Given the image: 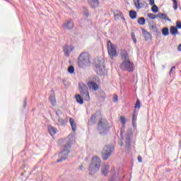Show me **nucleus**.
<instances>
[{"label": "nucleus", "instance_id": "1", "mask_svg": "<svg viewBox=\"0 0 181 181\" xmlns=\"http://www.w3.org/2000/svg\"><path fill=\"white\" fill-rule=\"evenodd\" d=\"M77 64L80 69H86L91 66V55L87 52L80 54L78 57Z\"/></svg>", "mask_w": 181, "mask_h": 181}, {"label": "nucleus", "instance_id": "2", "mask_svg": "<svg viewBox=\"0 0 181 181\" xmlns=\"http://www.w3.org/2000/svg\"><path fill=\"white\" fill-rule=\"evenodd\" d=\"M98 131L100 135H107L110 132V124L105 118H101L98 124Z\"/></svg>", "mask_w": 181, "mask_h": 181}, {"label": "nucleus", "instance_id": "3", "mask_svg": "<svg viewBox=\"0 0 181 181\" xmlns=\"http://www.w3.org/2000/svg\"><path fill=\"white\" fill-rule=\"evenodd\" d=\"M101 167V158L99 157H93L92 158L91 163L88 168V170L90 173L89 175H94V173H97L98 170H100V168Z\"/></svg>", "mask_w": 181, "mask_h": 181}, {"label": "nucleus", "instance_id": "4", "mask_svg": "<svg viewBox=\"0 0 181 181\" xmlns=\"http://www.w3.org/2000/svg\"><path fill=\"white\" fill-rule=\"evenodd\" d=\"M71 148V143L70 141L66 142L64 146V151H61L59 153V158L57 160V163L59 162H63V160H66L67 159V156H69V153H70V148Z\"/></svg>", "mask_w": 181, "mask_h": 181}, {"label": "nucleus", "instance_id": "5", "mask_svg": "<svg viewBox=\"0 0 181 181\" xmlns=\"http://www.w3.org/2000/svg\"><path fill=\"white\" fill-rule=\"evenodd\" d=\"M78 88L82 95L83 98H84L85 101H90V93L88 92V88L83 83H78Z\"/></svg>", "mask_w": 181, "mask_h": 181}, {"label": "nucleus", "instance_id": "6", "mask_svg": "<svg viewBox=\"0 0 181 181\" xmlns=\"http://www.w3.org/2000/svg\"><path fill=\"white\" fill-rule=\"evenodd\" d=\"M112 152H114V146L107 145L105 146L102 151V158L103 160H107L110 156H111Z\"/></svg>", "mask_w": 181, "mask_h": 181}, {"label": "nucleus", "instance_id": "7", "mask_svg": "<svg viewBox=\"0 0 181 181\" xmlns=\"http://www.w3.org/2000/svg\"><path fill=\"white\" fill-rule=\"evenodd\" d=\"M107 52L111 59L118 56V54H117V49L115 48V45H114L110 40L107 41Z\"/></svg>", "mask_w": 181, "mask_h": 181}, {"label": "nucleus", "instance_id": "8", "mask_svg": "<svg viewBox=\"0 0 181 181\" xmlns=\"http://www.w3.org/2000/svg\"><path fill=\"white\" fill-rule=\"evenodd\" d=\"M55 114H56V118L57 119H58V122L59 125H61L62 127H64V125L67 124V119H63V117H64V113H63L62 110H58L55 111Z\"/></svg>", "mask_w": 181, "mask_h": 181}, {"label": "nucleus", "instance_id": "9", "mask_svg": "<svg viewBox=\"0 0 181 181\" xmlns=\"http://www.w3.org/2000/svg\"><path fill=\"white\" fill-rule=\"evenodd\" d=\"M93 66L96 69H105V64L103 58L95 57L93 59Z\"/></svg>", "mask_w": 181, "mask_h": 181}, {"label": "nucleus", "instance_id": "10", "mask_svg": "<svg viewBox=\"0 0 181 181\" xmlns=\"http://www.w3.org/2000/svg\"><path fill=\"white\" fill-rule=\"evenodd\" d=\"M132 138V132L131 131H127L125 134V138H124V142L126 144V148L127 149H129L131 148V139Z\"/></svg>", "mask_w": 181, "mask_h": 181}, {"label": "nucleus", "instance_id": "11", "mask_svg": "<svg viewBox=\"0 0 181 181\" xmlns=\"http://www.w3.org/2000/svg\"><path fill=\"white\" fill-rule=\"evenodd\" d=\"M62 50L66 57H70V54L74 50V46L66 45L63 47Z\"/></svg>", "mask_w": 181, "mask_h": 181}, {"label": "nucleus", "instance_id": "12", "mask_svg": "<svg viewBox=\"0 0 181 181\" xmlns=\"http://www.w3.org/2000/svg\"><path fill=\"white\" fill-rule=\"evenodd\" d=\"M121 66L122 69H134V63L130 59H127L122 62Z\"/></svg>", "mask_w": 181, "mask_h": 181}, {"label": "nucleus", "instance_id": "13", "mask_svg": "<svg viewBox=\"0 0 181 181\" xmlns=\"http://www.w3.org/2000/svg\"><path fill=\"white\" fill-rule=\"evenodd\" d=\"M63 28L67 29V30H71L74 28V23L73 20H69L62 25Z\"/></svg>", "mask_w": 181, "mask_h": 181}, {"label": "nucleus", "instance_id": "14", "mask_svg": "<svg viewBox=\"0 0 181 181\" xmlns=\"http://www.w3.org/2000/svg\"><path fill=\"white\" fill-rule=\"evenodd\" d=\"M120 123L122 124V129H121V132H120V136L122 139H124V135H123V132H122V129H125V125L127 124V118H125L123 116L120 117Z\"/></svg>", "mask_w": 181, "mask_h": 181}, {"label": "nucleus", "instance_id": "15", "mask_svg": "<svg viewBox=\"0 0 181 181\" xmlns=\"http://www.w3.org/2000/svg\"><path fill=\"white\" fill-rule=\"evenodd\" d=\"M157 18L161 19V21H167L168 22H172V20L168 17V15L165 13H158L157 14Z\"/></svg>", "mask_w": 181, "mask_h": 181}, {"label": "nucleus", "instance_id": "16", "mask_svg": "<svg viewBox=\"0 0 181 181\" xmlns=\"http://www.w3.org/2000/svg\"><path fill=\"white\" fill-rule=\"evenodd\" d=\"M120 56L122 62H124L125 60H129V55L128 54V52L125 49H121Z\"/></svg>", "mask_w": 181, "mask_h": 181}, {"label": "nucleus", "instance_id": "17", "mask_svg": "<svg viewBox=\"0 0 181 181\" xmlns=\"http://www.w3.org/2000/svg\"><path fill=\"white\" fill-rule=\"evenodd\" d=\"M87 86L89 88H92L94 91L98 90V85L95 82L89 81L87 83Z\"/></svg>", "mask_w": 181, "mask_h": 181}, {"label": "nucleus", "instance_id": "18", "mask_svg": "<svg viewBox=\"0 0 181 181\" xmlns=\"http://www.w3.org/2000/svg\"><path fill=\"white\" fill-rule=\"evenodd\" d=\"M48 132L51 136H53V135H56L57 134V129L54 128L52 126H48Z\"/></svg>", "mask_w": 181, "mask_h": 181}, {"label": "nucleus", "instance_id": "19", "mask_svg": "<svg viewBox=\"0 0 181 181\" xmlns=\"http://www.w3.org/2000/svg\"><path fill=\"white\" fill-rule=\"evenodd\" d=\"M142 33L145 40H151V39H152V34H151L149 32H147L146 30H143Z\"/></svg>", "mask_w": 181, "mask_h": 181}, {"label": "nucleus", "instance_id": "20", "mask_svg": "<svg viewBox=\"0 0 181 181\" xmlns=\"http://www.w3.org/2000/svg\"><path fill=\"white\" fill-rule=\"evenodd\" d=\"M101 172L103 176H107L108 175V172H110V165H104L102 167Z\"/></svg>", "mask_w": 181, "mask_h": 181}, {"label": "nucleus", "instance_id": "21", "mask_svg": "<svg viewBox=\"0 0 181 181\" xmlns=\"http://www.w3.org/2000/svg\"><path fill=\"white\" fill-rule=\"evenodd\" d=\"M170 33L173 36H176V35H179V30H177V28H176V26H171L170 28Z\"/></svg>", "mask_w": 181, "mask_h": 181}, {"label": "nucleus", "instance_id": "22", "mask_svg": "<svg viewBox=\"0 0 181 181\" xmlns=\"http://www.w3.org/2000/svg\"><path fill=\"white\" fill-rule=\"evenodd\" d=\"M69 122L71 124L73 132H76V129H77V125L76 124V122H74V119L73 118L70 117Z\"/></svg>", "mask_w": 181, "mask_h": 181}, {"label": "nucleus", "instance_id": "23", "mask_svg": "<svg viewBox=\"0 0 181 181\" xmlns=\"http://www.w3.org/2000/svg\"><path fill=\"white\" fill-rule=\"evenodd\" d=\"M49 100L51 103L52 105H56V96H54V93L52 95H50L49 97Z\"/></svg>", "mask_w": 181, "mask_h": 181}, {"label": "nucleus", "instance_id": "24", "mask_svg": "<svg viewBox=\"0 0 181 181\" xmlns=\"http://www.w3.org/2000/svg\"><path fill=\"white\" fill-rule=\"evenodd\" d=\"M97 122V113L94 114L91 116L90 118V120L88 122V124H95Z\"/></svg>", "mask_w": 181, "mask_h": 181}, {"label": "nucleus", "instance_id": "25", "mask_svg": "<svg viewBox=\"0 0 181 181\" xmlns=\"http://www.w3.org/2000/svg\"><path fill=\"white\" fill-rule=\"evenodd\" d=\"M134 5H135V7L139 10V9H142V8H144L141 4V0H134Z\"/></svg>", "mask_w": 181, "mask_h": 181}, {"label": "nucleus", "instance_id": "26", "mask_svg": "<svg viewBox=\"0 0 181 181\" xmlns=\"http://www.w3.org/2000/svg\"><path fill=\"white\" fill-rule=\"evenodd\" d=\"M95 71L98 76H104V74H105V69H96Z\"/></svg>", "mask_w": 181, "mask_h": 181}, {"label": "nucleus", "instance_id": "27", "mask_svg": "<svg viewBox=\"0 0 181 181\" xmlns=\"http://www.w3.org/2000/svg\"><path fill=\"white\" fill-rule=\"evenodd\" d=\"M75 98L78 103V104H84V100L83 99V98H81V95H76L75 96Z\"/></svg>", "mask_w": 181, "mask_h": 181}, {"label": "nucleus", "instance_id": "28", "mask_svg": "<svg viewBox=\"0 0 181 181\" xmlns=\"http://www.w3.org/2000/svg\"><path fill=\"white\" fill-rule=\"evenodd\" d=\"M136 16H138V13L134 10H132L129 11V17L132 19H136Z\"/></svg>", "mask_w": 181, "mask_h": 181}, {"label": "nucleus", "instance_id": "29", "mask_svg": "<svg viewBox=\"0 0 181 181\" xmlns=\"http://www.w3.org/2000/svg\"><path fill=\"white\" fill-rule=\"evenodd\" d=\"M88 2L90 4L92 8H95L98 5V0H88Z\"/></svg>", "mask_w": 181, "mask_h": 181}, {"label": "nucleus", "instance_id": "30", "mask_svg": "<svg viewBox=\"0 0 181 181\" xmlns=\"http://www.w3.org/2000/svg\"><path fill=\"white\" fill-rule=\"evenodd\" d=\"M145 22H146V20L144 17H141L137 20V23H139V25H145Z\"/></svg>", "mask_w": 181, "mask_h": 181}, {"label": "nucleus", "instance_id": "31", "mask_svg": "<svg viewBox=\"0 0 181 181\" xmlns=\"http://www.w3.org/2000/svg\"><path fill=\"white\" fill-rule=\"evenodd\" d=\"M151 11L152 12H153L154 13H158V12H159V8L158 7V6H156V4L151 5Z\"/></svg>", "mask_w": 181, "mask_h": 181}, {"label": "nucleus", "instance_id": "32", "mask_svg": "<svg viewBox=\"0 0 181 181\" xmlns=\"http://www.w3.org/2000/svg\"><path fill=\"white\" fill-rule=\"evenodd\" d=\"M150 30H152L154 33H158V28L156 25H149Z\"/></svg>", "mask_w": 181, "mask_h": 181}, {"label": "nucleus", "instance_id": "33", "mask_svg": "<svg viewBox=\"0 0 181 181\" xmlns=\"http://www.w3.org/2000/svg\"><path fill=\"white\" fill-rule=\"evenodd\" d=\"M162 33H163V36H168V35H169V28H163L162 29Z\"/></svg>", "mask_w": 181, "mask_h": 181}, {"label": "nucleus", "instance_id": "34", "mask_svg": "<svg viewBox=\"0 0 181 181\" xmlns=\"http://www.w3.org/2000/svg\"><path fill=\"white\" fill-rule=\"evenodd\" d=\"M135 110H139L141 108V100L139 99H137L135 105H134Z\"/></svg>", "mask_w": 181, "mask_h": 181}, {"label": "nucleus", "instance_id": "35", "mask_svg": "<svg viewBox=\"0 0 181 181\" xmlns=\"http://www.w3.org/2000/svg\"><path fill=\"white\" fill-rule=\"evenodd\" d=\"M148 18H150V19H156L158 18V14L155 15L152 13H149L147 14Z\"/></svg>", "mask_w": 181, "mask_h": 181}, {"label": "nucleus", "instance_id": "36", "mask_svg": "<svg viewBox=\"0 0 181 181\" xmlns=\"http://www.w3.org/2000/svg\"><path fill=\"white\" fill-rule=\"evenodd\" d=\"M136 110H134L132 114V121L136 122Z\"/></svg>", "mask_w": 181, "mask_h": 181}, {"label": "nucleus", "instance_id": "37", "mask_svg": "<svg viewBox=\"0 0 181 181\" xmlns=\"http://www.w3.org/2000/svg\"><path fill=\"white\" fill-rule=\"evenodd\" d=\"M175 28H177V29H181V22L180 21L176 22Z\"/></svg>", "mask_w": 181, "mask_h": 181}, {"label": "nucleus", "instance_id": "38", "mask_svg": "<svg viewBox=\"0 0 181 181\" xmlns=\"http://www.w3.org/2000/svg\"><path fill=\"white\" fill-rule=\"evenodd\" d=\"M173 8L175 11L177 10V1L176 0L175 1H173Z\"/></svg>", "mask_w": 181, "mask_h": 181}, {"label": "nucleus", "instance_id": "39", "mask_svg": "<svg viewBox=\"0 0 181 181\" xmlns=\"http://www.w3.org/2000/svg\"><path fill=\"white\" fill-rule=\"evenodd\" d=\"M132 39L134 41V43H136V38L135 37V35L132 33Z\"/></svg>", "mask_w": 181, "mask_h": 181}, {"label": "nucleus", "instance_id": "40", "mask_svg": "<svg viewBox=\"0 0 181 181\" xmlns=\"http://www.w3.org/2000/svg\"><path fill=\"white\" fill-rule=\"evenodd\" d=\"M26 105H28V100L25 98L23 102V108H26Z\"/></svg>", "mask_w": 181, "mask_h": 181}, {"label": "nucleus", "instance_id": "41", "mask_svg": "<svg viewBox=\"0 0 181 181\" xmlns=\"http://www.w3.org/2000/svg\"><path fill=\"white\" fill-rule=\"evenodd\" d=\"M113 101H114V103H117V101H118V95H114Z\"/></svg>", "mask_w": 181, "mask_h": 181}, {"label": "nucleus", "instance_id": "42", "mask_svg": "<svg viewBox=\"0 0 181 181\" xmlns=\"http://www.w3.org/2000/svg\"><path fill=\"white\" fill-rule=\"evenodd\" d=\"M68 72H69L70 74H74V69H68Z\"/></svg>", "mask_w": 181, "mask_h": 181}, {"label": "nucleus", "instance_id": "43", "mask_svg": "<svg viewBox=\"0 0 181 181\" xmlns=\"http://www.w3.org/2000/svg\"><path fill=\"white\" fill-rule=\"evenodd\" d=\"M132 125L134 129H136V122L132 121Z\"/></svg>", "mask_w": 181, "mask_h": 181}, {"label": "nucleus", "instance_id": "44", "mask_svg": "<svg viewBox=\"0 0 181 181\" xmlns=\"http://www.w3.org/2000/svg\"><path fill=\"white\" fill-rule=\"evenodd\" d=\"M118 179H119V177L115 178V177L112 176L111 177V179L110 180V181H115V180H118Z\"/></svg>", "mask_w": 181, "mask_h": 181}, {"label": "nucleus", "instance_id": "45", "mask_svg": "<svg viewBox=\"0 0 181 181\" xmlns=\"http://www.w3.org/2000/svg\"><path fill=\"white\" fill-rule=\"evenodd\" d=\"M150 5H155V0H148Z\"/></svg>", "mask_w": 181, "mask_h": 181}, {"label": "nucleus", "instance_id": "46", "mask_svg": "<svg viewBox=\"0 0 181 181\" xmlns=\"http://www.w3.org/2000/svg\"><path fill=\"white\" fill-rule=\"evenodd\" d=\"M138 161L140 163H142V157L141 156H138Z\"/></svg>", "mask_w": 181, "mask_h": 181}, {"label": "nucleus", "instance_id": "47", "mask_svg": "<svg viewBox=\"0 0 181 181\" xmlns=\"http://www.w3.org/2000/svg\"><path fill=\"white\" fill-rule=\"evenodd\" d=\"M84 15L86 16V18H88L90 14L88 13V11H85Z\"/></svg>", "mask_w": 181, "mask_h": 181}, {"label": "nucleus", "instance_id": "48", "mask_svg": "<svg viewBox=\"0 0 181 181\" xmlns=\"http://www.w3.org/2000/svg\"><path fill=\"white\" fill-rule=\"evenodd\" d=\"M124 70H127V71H129V73H132V71H134V69H127Z\"/></svg>", "mask_w": 181, "mask_h": 181}, {"label": "nucleus", "instance_id": "49", "mask_svg": "<svg viewBox=\"0 0 181 181\" xmlns=\"http://www.w3.org/2000/svg\"><path fill=\"white\" fill-rule=\"evenodd\" d=\"M83 165H81L80 166H79V170H83Z\"/></svg>", "mask_w": 181, "mask_h": 181}, {"label": "nucleus", "instance_id": "50", "mask_svg": "<svg viewBox=\"0 0 181 181\" xmlns=\"http://www.w3.org/2000/svg\"><path fill=\"white\" fill-rule=\"evenodd\" d=\"M175 69H170V75H171L172 74V73H173V71H174Z\"/></svg>", "mask_w": 181, "mask_h": 181}, {"label": "nucleus", "instance_id": "51", "mask_svg": "<svg viewBox=\"0 0 181 181\" xmlns=\"http://www.w3.org/2000/svg\"><path fill=\"white\" fill-rule=\"evenodd\" d=\"M68 69H74V66L73 65H71L68 67Z\"/></svg>", "mask_w": 181, "mask_h": 181}, {"label": "nucleus", "instance_id": "52", "mask_svg": "<svg viewBox=\"0 0 181 181\" xmlns=\"http://www.w3.org/2000/svg\"><path fill=\"white\" fill-rule=\"evenodd\" d=\"M96 114H101V111H100V110H99V111H97V112H96Z\"/></svg>", "mask_w": 181, "mask_h": 181}, {"label": "nucleus", "instance_id": "53", "mask_svg": "<svg viewBox=\"0 0 181 181\" xmlns=\"http://www.w3.org/2000/svg\"><path fill=\"white\" fill-rule=\"evenodd\" d=\"M71 138V135L68 136V139H70Z\"/></svg>", "mask_w": 181, "mask_h": 181}, {"label": "nucleus", "instance_id": "54", "mask_svg": "<svg viewBox=\"0 0 181 181\" xmlns=\"http://www.w3.org/2000/svg\"><path fill=\"white\" fill-rule=\"evenodd\" d=\"M124 146V143H120V146Z\"/></svg>", "mask_w": 181, "mask_h": 181}, {"label": "nucleus", "instance_id": "55", "mask_svg": "<svg viewBox=\"0 0 181 181\" xmlns=\"http://www.w3.org/2000/svg\"><path fill=\"white\" fill-rule=\"evenodd\" d=\"M114 170H115L114 168H112L111 173H112V172H114Z\"/></svg>", "mask_w": 181, "mask_h": 181}, {"label": "nucleus", "instance_id": "56", "mask_svg": "<svg viewBox=\"0 0 181 181\" xmlns=\"http://www.w3.org/2000/svg\"><path fill=\"white\" fill-rule=\"evenodd\" d=\"M171 69H176V66H173V67H171Z\"/></svg>", "mask_w": 181, "mask_h": 181}, {"label": "nucleus", "instance_id": "57", "mask_svg": "<svg viewBox=\"0 0 181 181\" xmlns=\"http://www.w3.org/2000/svg\"><path fill=\"white\" fill-rule=\"evenodd\" d=\"M122 19L123 21H125V18H124V17H122Z\"/></svg>", "mask_w": 181, "mask_h": 181}, {"label": "nucleus", "instance_id": "58", "mask_svg": "<svg viewBox=\"0 0 181 181\" xmlns=\"http://www.w3.org/2000/svg\"><path fill=\"white\" fill-rule=\"evenodd\" d=\"M172 1H173H173H177V0H172Z\"/></svg>", "mask_w": 181, "mask_h": 181}, {"label": "nucleus", "instance_id": "59", "mask_svg": "<svg viewBox=\"0 0 181 181\" xmlns=\"http://www.w3.org/2000/svg\"><path fill=\"white\" fill-rule=\"evenodd\" d=\"M103 98H105V96H103Z\"/></svg>", "mask_w": 181, "mask_h": 181}]
</instances>
